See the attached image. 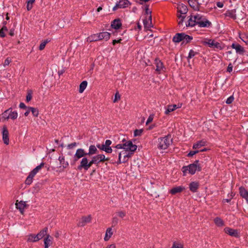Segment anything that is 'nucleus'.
Returning <instances> with one entry per match:
<instances>
[{
    "label": "nucleus",
    "mask_w": 248,
    "mask_h": 248,
    "mask_svg": "<svg viewBox=\"0 0 248 248\" xmlns=\"http://www.w3.org/2000/svg\"><path fill=\"white\" fill-rule=\"evenodd\" d=\"M135 151H123L121 152H118L116 150L115 151L116 154H118L117 161H116L115 158L111 159L110 163L111 164L117 163V164H120L122 163H125L127 162L128 159L129 157H131L133 155Z\"/></svg>",
    "instance_id": "f257e3e1"
},
{
    "label": "nucleus",
    "mask_w": 248,
    "mask_h": 248,
    "mask_svg": "<svg viewBox=\"0 0 248 248\" xmlns=\"http://www.w3.org/2000/svg\"><path fill=\"white\" fill-rule=\"evenodd\" d=\"M199 161L197 160L194 161L193 164H191L187 166H184L182 168V171L184 175H186V172L188 170L189 173L191 174H194L197 170L201 171L202 170L201 167L199 164Z\"/></svg>",
    "instance_id": "f03ea898"
},
{
    "label": "nucleus",
    "mask_w": 248,
    "mask_h": 248,
    "mask_svg": "<svg viewBox=\"0 0 248 248\" xmlns=\"http://www.w3.org/2000/svg\"><path fill=\"white\" fill-rule=\"evenodd\" d=\"M194 18L196 20L197 24L200 27H208L211 24V22L209 21L205 16L200 15L196 14L194 15Z\"/></svg>",
    "instance_id": "7ed1b4c3"
},
{
    "label": "nucleus",
    "mask_w": 248,
    "mask_h": 248,
    "mask_svg": "<svg viewBox=\"0 0 248 248\" xmlns=\"http://www.w3.org/2000/svg\"><path fill=\"white\" fill-rule=\"evenodd\" d=\"M116 149H124L125 151H135L137 146L133 144L131 140H128L123 144H118L114 147Z\"/></svg>",
    "instance_id": "20e7f679"
},
{
    "label": "nucleus",
    "mask_w": 248,
    "mask_h": 248,
    "mask_svg": "<svg viewBox=\"0 0 248 248\" xmlns=\"http://www.w3.org/2000/svg\"><path fill=\"white\" fill-rule=\"evenodd\" d=\"M157 147L160 150H165L168 148L171 142V140L168 136L160 138L158 140Z\"/></svg>",
    "instance_id": "39448f33"
},
{
    "label": "nucleus",
    "mask_w": 248,
    "mask_h": 248,
    "mask_svg": "<svg viewBox=\"0 0 248 248\" xmlns=\"http://www.w3.org/2000/svg\"><path fill=\"white\" fill-rule=\"evenodd\" d=\"M143 22L144 25V28L147 30H150V29L153 27V25L152 23L151 12L148 9L146 10V16L145 19L143 20Z\"/></svg>",
    "instance_id": "423d86ee"
},
{
    "label": "nucleus",
    "mask_w": 248,
    "mask_h": 248,
    "mask_svg": "<svg viewBox=\"0 0 248 248\" xmlns=\"http://www.w3.org/2000/svg\"><path fill=\"white\" fill-rule=\"evenodd\" d=\"M87 155V152L82 148H79L77 150L76 154L74 156L73 162L76 163L80 158L85 157Z\"/></svg>",
    "instance_id": "0eeeda50"
},
{
    "label": "nucleus",
    "mask_w": 248,
    "mask_h": 248,
    "mask_svg": "<svg viewBox=\"0 0 248 248\" xmlns=\"http://www.w3.org/2000/svg\"><path fill=\"white\" fill-rule=\"evenodd\" d=\"M201 44L203 46L209 45L210 46H220L219 42L215 40L205 39L201 41Z\"/></svg>",
    "instance_id": "6e6552de"
},
{
    "label": "nucleus",
    "mask_w": 248,
    "mask_h": 248,
    "mask_svg": "<svg viewBox=\"0 0 248 248\" xmlns=\"http://www.w3.org/2000/svg\"><path fill=\"white\" fill-rule=\"evenodd\" d=\"M88 165V159L87 157L86 156L83 157L82 158L80 164L78 166V170H81L83 169L85 170H89Z\"/></svg>",
    "instance_id": "1a4fd4ad"
},
{
    "label": "nucleus",
    "mask_w": 248,
    "mask_h": 248,
    "mask_svg": "<svg viewBox=\"0 0 248 248\" xmlns=\"http://www.w3.org/2000/svg\"><path fill=\"white\" fill-rule=\"evenodd\" d=\"M96 162V165H98L100 162H103L105 161H109L110 162V157H105V155L99 154L93 156Z\"/></svg>",
    "instance_id": "9d476101"
},
{
    "label": "nucleus",
    "mask_w": 248,
    "mask_h": 248,
    "mask_svg": "<svg viewBox=\"0 0 248 248\" xmlns=\"http://www.w3.org/2000/svg\"><path fill=\"white\" fill-rule=\"evenodd\" d=\"M91 220L92 217L91 215L83 216L79 221L78 223V226L79 227H83L86 225V223L90 222Z\"/></svg>",
    "instance_id": "9b49d317"
},
{
    "label": "nucleus",
    "mask_w": 248,
    "mask_h": 248,
    "mask_svg": "<svg viewBox=\"0 0 248 248\" xmlns=\"http://www.w3.org/2000/svg\"><path fill=\"white\" fill-rule=\"evenodd\" d=\"M2 139H3L4 143L5 144L8 145L9 142V132L7 128V127L5 125L3 126V127L2 128Z\"/></svg>",
    "instance_id": "f8f14e48"
},
{
    "label": "nucleus",
    "mask_w": 248,
    "mask_h": 248,
    "mask_svg": "<svg viewBox=\"0 0 248 248\" xmlns=\"http://www.w3.org/2000/svg\"><path fill=\"white\" fill-rule=\"evenodd\" d=\"M165 69L162 62L156 59V72H157L159 74L162 73L165 71Z\"/></svg>",
    "instance_id": "ddd939ff"
},
{
    "label": "nucleus",
    "mask_w": 248,
    "mask_h": 248,
    "mask_svg": "<svg viewBox=\"0 0 248 248\" xmlns=\"http://www.w3.org/2000/svg\"><path fill=\"white\" fill-rule=\"evenodd\" d=\"M185 36H186V34L184 33H178L173 37L172 40L174 42L179 43L182 42L183 39Z\"/></svg>",
    "instance_id": "4468645a"
},
{
    "label": "nucleus",
    "mask_w": 248,
    "mask_h": 248,
    "mask_svg": "<svg viewBox=\"0 0 248 248\" xmlns=\"http://www.w3.org/2000/svg\"><path fill=\"white\" fill-rule=\"evenodd\" d=\"M224 231L226 233L229 234L232 236H234L236 237L238 236V233L236 230H234L230 228H225L224 229Z\"/></svg>",
    "instance_id": "2eb2a0df"
},
{
    "label": "nucleus",
    "mask_w": 248,
    "mask_h": 248,
    "mask_svg": "<svg viewBox=\"0 0 248 248\" xmlns=\"http://www.w3.org/2000/svg\"><path fill=\"white\" fill-rule=\"evenodd\" d=\"M98 34V40H105L107 41L110 38V34L108 32H100Z\"/></svg>",
    "instance_id": "dca6fc26"
},
{
    "label": "nucleus",
    "mask_w": 248,
    "mask_h": 248,
    "mask_svg": "<svg viewBox=\"0 0 248 248\" xmlns=\"http://www.w3.org/2000/svg\"><path fill=\"white\" fill-rule=\"evenodd\" d=\"M17 202V201H16ZM16 208L20 211L21 214H23L24 213V210L26 206L25 202L23 201H20L19 202L16 203Z\"/></svg>",
    "instance_id": "f3484780"
},
{
    "label": "nucleus",
    "mask_w": 248,
    "mask_h": 248,
    "mask_svg": "<svg viewBox=\"0 0 248 248\" xmlns=\"http://www.w3.org/2000/svg\"><path fill=\"white\" fill-rule=\"evenodd\" d=\"M98 153L96 146L94 145H91L89 147V152L87 153V155L90 156L96 154Z\"/></svg>",
    "instance_id": "a211bd4d"
},
{
    "label": "nucleus",
    "mask_w": 248,
    "mask_h": 248,
    "mask_svg": "<svg viewBox=\"0 0 248 248\" xmlns=\"http://www.w3.org/2000/svg\"><path fill=\"white\" fill-rule=\"evenodd\" d=\"M52 237L49 234L44 239L45 248H48L52 244Z\"/></svg>",
    "instance_id": "6ab92c4d"
},
{
    "label": "nucleus",
    "mask_w": 248,
    "mask_h": 248,
    "mask_svg": "<svg viewBox=\"0 0 248 248\" xmlns=\"http://www.w3.org/2000/svg\"><path fill=\"white\" fill-rule=\"evenodd\" d=\"M185 188L181 186L175 187L170 190V193L172 195H175L178 193L181 192Z\"/></svg>",
    "instance_id": "aec40b11"
},
{
    "label": "nucleus",
    "mask_w": 248,
    "mask_h": 248,
    "mask_svg": "<svg viewBox=\"0 0 248 248\" xmlns=\"http://www.w3.org/2000/svg\"><path fill=\"white\" fill-rule=\"evenodd\" d=\"M111 27L115 29H119L122 26L121 21L119 19L114 20L111 23Z\"/></svg>",
    "instance_id": "412c9836"
},
{
    "label": "nucleus",
    "mask_w": 248,
    "mask_h": 248,
    "mask_svg": "<svg viewBox=\"0 0 248 248\" xmlns=\"http://www.w3.org/2000/svg\"><path fill=\"white\" fill-rule=\"evenodd\" d=\"M45 165V163L42 162L39 165L37 166L36 168L33 169L30 173L31 175L35 176L36 174Z\"/></svg>",
    "instance_id": "4be33fe9"
},
{
    "label": "nucleus",
    "mask_w": 248,
    "mask_h": 248,
    "mask_svg": "<svg viewBox=\"0 0 248 248\" xmlns=\"http://www.w3.org/2000/svg\"><path fill=\"white\" fill-rule=\"evenodd\" d=\"M189 5L195 11H199V7L198 5V2L195 0H189L188 1Z\"/></svg>",
    "instance_id": "5701e85b"
},
{
    "label": "nucleus",
    "mask_w": 248,
    "mask_h": 248,
    "mask_svg": "<svg viewBox=\"0 0 248 248\" xmlns=\"http://www.w3.org/2000/svg\"><path fill=\"white\" fill-rule=\"evenodd\" d=\"M118 4L120 8H124L128 7L129 2L127 0H120Z\"/></svg>",
    "instance_id": "b1692460"
},
{
    "label": "nucleus",
    "mask_w": 248,
    "mask_h": 248,
    "mask_svg": "<svg viewBox=\"0 0 248 248\" xmlns=\"http://www.w3.org/2000/svg\"><path fill=\"white\" fill-rule=\"evenodd\" d=\"M178 9L181 14H186L188 10L187 7L183 4L179 5Z\"/></svg>",
    "instance_id": "393cba45"
},
{
    "label": "nucleus",
    "mask_w": 248,
    "mask_h": 248,
    "mask_svg": "<svg viewBox=\"0 0 248 248\" xmlns=\"http://www.w3.org/2000/svg\"><path fill=\"white\" fill-rule=\"evenodd\" d=\"M198 187L199 184L197 182H193L189 184V189L193 192H195Z\"/></svg>",
    "instance_id": "a878e982"
},
{
    "label": "nucleus",
    "mask_w": 248,
    "mask_h": 248,
    "mask_svg": "<svg viewBox=\"0 0 248 248\" xmlns=\"http://www.w3.org/2000/svg\"><path fill=\"white\" fill-rule=\"evenodd\" d=\"M59 160L60 161V164L62 166L63 168H66L68 166L69 164L68 162L65 161L64 157L63 156H59Z\"/></svg>",
    "instance_id": "bb28decb"
},
{
    "label": "nucleus",
    "mask_w": 248,
    "mask_h": 248,
    "mask_svg": "<svg viewBox=\"0 0 248 248\" xmlns=\"http://www.w3.org/2000/svg\"><path fill=\"white\" fill-rule=\"evenodd\" d=\"M192 40V36L186 34V36H185V37L183 38V40L182 41V45L185 46L186 45Z\"/></svg>",
    "instance_id": "cd10ccee"
},
{
    "label": "nucleus",
    "mask_w": 248,
    "mask_h": 248,
    "mask_svg": "<svg viewBox=\"0 0 248 248\" xmlns=\"http://www.w3.org/2000/svg\"><path fill=\"white\" fill-rule=\"evenodd\" d=\"M206 142L204 140L199 141L197 143H195L193 146V149L200 148L202 146H204L206 145Z\"/></svg>",
    "instance_id": "c85d7f7f"
},
{
    "label": "nucleus",
    "mask_w": 248,
    "mask_h": 248,
    "mask_svg": "<svg viewBox=\"0 0 248 248\" xmlns=\"http://www.w3.org/2000/svg\"><path fill=\"white\" fill-rule=\"evenodd\" d=\"M194 15L191 16L188 19V24H186V26L193 27L197 24L196 20L194 18Z\"/></svg>",
    "instance_id": "c756f323"
},
{
    "label": "nucleus",
    "mask_w": 248,
    "mask_h": 248,
    "mask_svg": "<svg viewBox=\"0 0 248 248\" xmlns=\"http://www.w3.org/2000/svg\"><path fill=\"white\" fill-rule=\"evenodd\" d=\"M47 230V227H45L44 229L40 231V232L37 234L40 240L43 238L46 234Z\"/></svg>",
    "instance_id": "7c9ffc66"
},
{
    "label": "nucleus",
    "mask_w": 248,
    "mask_h": 248,
    "mask_svg": "<svg viewBox=\"0 0 248 248\" xmlns=\"http://www.w3.org/2000/svg\"><path fill=\"white\" fill-rule=\"evenodd\" d=\"M10 110V113L6 117V119H8L10 118L13 120L16 119L17 117V112L16 111H12V110Z\"/></svg>",
    "instance_id": "2f4dec72"
},
{
    "label": "nucleus",
    "mask_w": 248,
    "mask_h": 248,
    "mask_svg": "<svg viewBox=\"0 0 248 248\" xmlns=\"http://www.w3.org/2000/svg\"><path fill=\"white\" fill-rule=\"evenodd\" d=\"M214 222L216 225L218 227H221L224 225L223 220L218 217H217L214 219Z\"/></svg>",
    "instance_id": "473e14b6"
},
{
    "label": "nucleus",
    "mask_w": 248,
    "mask_h": 248,
    "mask_svg": "<svg viewBox=\"0 0 248 248\" xmlns=\"http://www.w3.org/2000/svg\"><path fill=\"white\" fill-rule=\"evenodd\" d=\"M87 41L90 42L99 41L98 34H93L88 37Z\"/></svg>",
    "instance_id": "72a5a7b5"
},
{
    "label": "nucleus",
    "mask_w": 248,
    "mask_h": 248,
    "mask_svg": "<svg viewBox=\"0 0 248 248\" xmlns=\"http://www.w3.org/2000/svg\"><path fill=\"white\" fill-rule=\"evenodd\" d=\"M239 192L241 197L246 198L248 195V191L243 187L241 186L239 188Z\"/></svg>",
    "instance_id": "f704fd0d"
},
{
    "label": "nucleus",
    "mask_w": 248,
    "mask_h": 248,
    "mask_svg": "<svg viewBox=\"0 0 248 248\" xmlns=\"http://www.w3.org/2000/svg\"><path fill=\"white\" fill-rule=\"evenodd\" d=\"M87 81H83L79 85V92L80 93H82L83 92L84 90L86 89L87 86Z\"/></svg>",
    "instance_id": "c9c22d12"
},
{
    "label": "nucleus",
    "mask_w": 248,
    "mask_h": 248,
    "mask_svg": "<svg viewBox=\"0 0 248 248\" xmlns=\"http://www.w3.org/2000/svg\"><path fill=\"white\" fill-rule=\"evenodd\" d=\"M34 177L33 175H31V174L30 172L29 175L25 180V184L27 185H30L32 182L33 178Z\"/></svg>",
    "instance_id": "e433bc0d"
},
{
    "label": "nucleus",
    "mask_w": 248,
    "mask_h": 248,
    "mask_svg": "<svg viewBox=\"0 0 248 248\" xmlns=\"http://www.w3.org/2000/svg\"><path fill=\"white\" fill-rule=\"evenodd\" d=\"M8 31V29L7 28L4 26L3 25L1 29H0V36L1 37H3L5 36V32Z\"/></svg>",
    "instance_id": "4c0bfd02"
},
{
    "label": "nucleus",
    "mask_w": 248,
    "mask_h": 248,
    "mask_svg": "<svg viewBox=\"0 0 248 248\" xmlns=\"http://www.w3.org/2000/svg\"><path fill=\"white\" fill-rule=\"evenodd\" d=\"M30 109H31L32 115L35 117H37L39 115L38 109L36 108L30 107Z\"/></svg>",
    "instance_id": "58836bf2"
},
{
    "label": "nucleus",
    "mask_w": 248,
    "mask_h": 248,
    "mask_svg": "<svg viewBox=\"0 0 248 248\" xmlns=\"http://www.w3.org/2000/svg\"><path fill=\"white\" fill-rule=\"evenodd\" d=\"M143 131V130L142 129L135 130L134 132V136L135 137L140 136L141 135V134L142 133Z\"/></svg>",
    "instance_id": "ea45409f"
},
{
    "label": "nucleus",
    "mask_w": 248,
    "mask_h": 248,
    "mask_svg": "<svg viewBox=\"0 0 248 248\" xmlns=\"http://www.w3.org/2000/svg\"><path fill=\"white\" fill-rule=\"evenodd\" d=\"M235 49L236 53L240 54H243L245 52L244 47H232Z\"/></svg>",
    "instance_id": "a19ab883"
},
{
    "label": "nucleus",
    "mask_w": 248,
    "mask_h": 248,
    "mask_svg": "<svg viewBox=\"0 0 248 248\" xmlns=\"http://www.w3.org/2000/svg\"><path fill=\"white\" fill-rule=\"evenodd\" d=\"M28 238L27 241L28 242H34V234H30L27 236Z\"/></svg>",
    "instance_id": "79ce46f5"
},
{
    "label": "nucleus",
    "mask_w": 248,
    "mask_h": 248,
    "mask_svg": "<svg viewBox=\"0 0 248 248\" xmlns=\"http://www.w3.org/2000/svg\"><path fill=\"white\" fill-rule=\"evenodd\" d=\"M50 42V40L49 39H46L42 41L41 43L40 44L39 46H45Z\"/></svg>",
    "instance_id": "37998d69"
},
{
    "label": "nucleus",
    "mask_w": 248,
    "mask_h": 248,
    "mask_svg": "<svg viewBox=\"0 0 248 248\" xmlns=\"http://www.w3.org/2000/svg\"><path fill=\"white\" fill-rule=\"evenodd\" d=\"M32 98V92L31 91H29L28 92L27 95L26 96V101L29 102Z\"/></svg>",
    "instance_id": "c03bdc74"
},
{
    "label": "nucleus",
    "mask_w": 248,
    "mask_h": 248,
    "mask_svg": "<svg viewBox=\"0 0 248 248\" xmlns=\"http://www.w3.org/2000/svg\"><path fill=\"white\" fill-rule=\"evenodd\" d=\"M154 118V114H151L147 119V121L146 123V125H148V124L149 123L152 122L153 121Z\"/></svg>",
    "instance_id": "a18cd8bd"
},
{
    "label": "nucleus",
    "mask_w": 248,
    "mask_h": 248,
    "mask_svg": "<svg viewBox=\"0 0 248 248\" xmlns=\"http://www.w3.org/2000/svg\"><path fill=\"white\" fill-rule=\"evenodd\" d=\"M171 248H183V245L181 244L174 242Z\"/></svg>",
    "instance_id": "49530a36"
},
{
    "label": "nucleus",
    "mask_w": 248,
    "mask_h": 248,
    "mask_svg": "<svg viewBox=\"0 0 248 248\" xmlns=\"http://www.w3.org/2000/svg\"><path fill=\"white\" fill-rule=\"evenodd\" d=\"M174 111V108L172 107L171 105H169L168 106V108L165 111L166 114H169L170 112Z\"/></svg>",
    "instance_id": "de8ad7c7"
},
{
    "label": "nucleus",
    "mask_w": 248,
    "mask_h": 248,
    "mask_svg": "<svg viewBox=\"0 0 248 248\" xmlns=\"http://www.w3.org/2000/svg\"><path fill=\"white\" fill-rule=\"evenodd\" d=\"M88 164L89 169L92 166L93 164H96V162L94 160L93 157L92 158V159L91 160H89L88 159Z\"/></svg>",
    "instance_id": "09e8293b"
},
{
    "label": "nucleus",
    "mask_w": 248,
    "mask_h": 248,
    "mask_svg": "<svg viewBox=\"0 0 248 248\" xmlns=\"http://www.w3.org/2000/svg\"><path fill=\"white\" fill-rule=\"evenodd\" d=\"M118 223V218L115 217L112 218V226H115Z\"/></svg>",
    "instance_id": "8fccbe9b"
},
{
    "label": "nucleus",
    "mask_w": 248,
    "mask_h": 248,
    "mask_svg": "<svg viewBox=\"0 0 248 248\" xmlns=\"http://www.w3.org/2000/svg\"><path fill=\"white\" fill-rule=\"evenodd\" d=\"M77 145V143L76 142H74L71 144H68V145L67 146V148L68 149H73V148H74Z\"/></svg>",
    "instance_id": "3c124183"
},
{
    "label": "nucleus",
    "mask_w": 248,
    "mask_h": 248,
    "mask_svg": "<svg viewBox=\"0 0 248 248\" xmlns=\"http://www.w3.org/2000/svg\"><path fill=\"white\" fill-rule=\"evenodd\" d=\"M234 100V97L233 96H230L226 100V103L227 104H231Z\"/></svg>",
    "instance_id": "603ef678"
},
{
    "label": "nucleus",
    "mask_w": 248,
    "mask_h": 248,
    "mask_svg": "<svg viewBox=\"0 0 248 248\" xmlns=\"http://www.w3.org/2000/svg\"><path fill=\"white\" fill-rule=\"evenodd\" d=\"M104 151L107 153H111L112 152L113 150L111 147L108 146V147H105Z\"/></svg>",
    "instance_id": "864d4df0"
},
{
    "label": "nucleus",
    "mask_w": 248,
    "mask_h": 248,
    "mask_svg": "<svg viewBox=\"0 0 248 248\" xmlns=\"http://www.w3.org/2000/svg\"><path fill=\"white\" fill-rule=\"evenodd\" d=\"M117 213L118 215L121 218L124 217L126 215L125 212L123 211H119Z\"/></svg>",
    "instance_id": "5fc2aeb1"
},
{
    "label": "nucleus",
    "mask_w": 248,
    "mask_h": 248,
    "mask_svg": "<svg viewBox=\"0 0 248 248\" xmlns=\"http://www.w3.org/2000/svg\"><path fill=\"white\" fill-rule=\"evenodd\" d=\"M196 54V52H194L193 50H191L189 53V55L188 56V59H190L194 57L195 54Z\"/></svg>",
    "instance_id": "6e6d98bb"
},
{
    "label": "nucleus",
    "mask_w": 248,
    "mask_h": 248,
    "mask_svg": "<svg viewBox=\"0 0 248 248\" xmlns=\"http://www.w3.org/2000/svg\"><path fill=\"white\" fill-rule=\"evenodd\" d=\"M199 152V151L196 150L194 151H190L187 155L188 156H192L193 155L198 153Z\"/></svg>",
    "instance_id": "4d7b16f0"
},
{
    "label": "nucleus",
    "mask_w": 248,
    "mask_h": 248,
    "mask_svg": "<svg viewBox=\"0 0 248 248\" xmlns=\"http://www.w3.org/2000/svg\"><path fill=\"white\" fill-rule=\"evenodd\" d=\"M11 60L9 58H7L4 61L3 63V66H6L7 65H8L11 62Z\"/></svg>",
    "instance_id": "13d9d810"
},
{
    "label": "nucleus",
    "mask_w": 248,
    "mask_h": 248,
    "mask_svg": "<svg viewBox=\"0 0 248 248\" xmlns=\"http://www.w3.org/2000/svg\"><path fill=\"white\" fill-rule=\"evenodd\" d=\"M106 233L108 234V235L111 236L113 234V232L112 231L111 228H108L106 231Z\"/></svg>",
    "instance_id": "bf43d9fd"
},
{
    "label": "nucleus",
    "mask_w": 248,
    "mask_h": 248,
    "mask_svg": "<svg viewBox=\"0 0 248 248\" xmlns=\"http://www.w3.org/2000/svg\"><path fill=\"white\" fill-rule=\"evenodd\" d=\"M122 41V40L121 39H120L119 40H113L112 41V45H113V46L115 45L116 43H119L120 44H123L121 43Z\"/></svg>",
    "instance_id": "052dcab7"
},
{
    "label": "nucleus",
    "mask_w": 248,
    "mask_h": 248,
    "mask_svg": "<svg viewBox=\"0 0 248 248\" xmlns=\"http://www.w3.org/2000/svg\"><path fill=\"white\" fill-rule=\"evenodd\" d=\"M232 68H233V66L232 65V63H230L228 66V67H227V72L230 73L232 71Z\"/></svg>",
    "instance_id": "680f3d73"
},
{
    "label": "nucleus",
    "mask_w": 248,
    "mask_h": 248,
    "mask_svg": "<svg viewBox=\"0 0 248 248\" xmlns=\"http://www.w3.org/2000/svg\"><path fill=\"white\" fill-rule=\"evenodd\" d=\"M112 142L110 140H106L105 141V147H108V146H110V145H111Z\"/></svg>",
    "instance_id": "e2e57ef3"
},
{
    "label": "nucleus",
    "mask_w": 248,
    "mask_h": 248,
    "mask_svg": "<svg viewBox=\"0 0 248 248\" xmlns=\"http://www.w3.org/2000/svg\"><path fill=\"white\" fill-rule=\"evenodd\" d=\"M120 99V96L119 94L118 93H116V94L115 95V98L113 100V102H116L117 101L118 99Z\"/></svg>",
    "instance_id": "0e129e2a"
},
{
    "label": "nucleus",
    "mask_w": 248,
    "mask_h": 248,
    "mask_svg": "<svg viewBox=\"0 0 248 248\" xmlns=\"http://www.w3.org/2000/svg\"><path fill=\"white\" fill-rule=\"evenodd\" d=\"M96 147L98 148V149L104 151V148H105V146L104 144H102V145L97 144L96 145Z\"/></svg>",
    "instance_id": "69168bd1"
},
{
    "label": "nucleus",
    "mask_w": 248,
    "mask_h": 248,
    "mask_svg": "<svg viewBox=\"0 0 248 248\" xmlns=\"http://www.w3.org/2000/svg\"><path fill=\"white\" fill-rule=\"evenodd\" d=\"M178 16V17L179 18H181V20H180L179 21V22H178V24H179V25H180L181 24H182V22H183V20H184V18H185V17H184V16H181V15H178V16Z\"/></svg>",
    "instance_id": "338daca9"
},
{
    "label": "nucleus",
    "mask_w": 248,
    "mask_h": 248,
    "mask_svg": "<svg viewBox=\"0 0 248 248\" xmlns=\"http://www.w3.org/2000/svg\"><path fill=\"white\" fill-rule=\"evenodd\" d=\"M19 108H20L26 109L28 107L25 105L24 103H20L19 104Z\"/></svg>",
    "instance_id": "774afa93"
}]
</instances>
